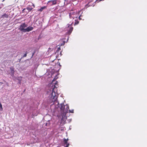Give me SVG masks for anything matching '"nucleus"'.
I'll return each mask as SVG.
<instances>
[{
	"label": "nucleus",
	"instance_id": "18",
	"mask_svg": "<svg viewBox=\"0 0 147 147\" xmlns=\"http://www.w3.org/2000/svg\"><path fill=\"white\" fill-rule=\"evenodd\" d=\"M32 6H33V7H34V4H32Z\"/></svg>",
	"mask_w": 147,
	"mask_h": 147
},
{
	"label": "nucleus",
	"instance_id": "8",
	"mask_svg": "<svg viewBox=\"0 0 147 147\" xmlns=\"http://www.w3.org/2000/svg\"><path fill=\"white\" fill-rule=\"evenodd\" d=\"M8 17V15L6 13L4 14L1 16V18H7Z\"/></svg>",
	"mask_w": 147,
	"mask_h": 147
},
{
	"label": "nucleus",
	"instance_id": "10",
	"mask_svg": "<svg viewBox=\"0 0 147 147\" xmlns=\"http://www.w3.org/2000/svg\"><path fill=\"white\" fill-rule=\"evenodd\" d=\"M64 142L65 144H67V141L68 140V139H66L64 138Z\"/></svg>",
	"mask_w": 147,
	"mask_h": 147
},
{
	"label": "nucleus",
	"instance_id": "17",
	"mask_svg": "<svg viewBox=\"0 0 147 147\" xmlns=\"http://www.w3.org/2000/svg\"><path fill=\"white\" fill-rule=\"evenodd\" d=\"M60 47H58L57 49V51H59V50H60Z\"/></svg>",
	"mask_w": 147,
	"mask_h": 147
},
{
	"label": "nucleus",
	"instance_id": "20",
	"mask_svg": "<svg viewBox=\"0 0 147 147\" xmlns=\"http://www.w3.org/2000/svg\"><path fill=\"white\" fill-rule=\"evenodd\" d=\"M47 123L46 124V126H47Z\"/></svg>",
	"mask_w": 147,
	"mask_h": 147
},
{
	"label": "nucleus",
	"instance_id": "12",
	"mask_svg": "<svg viewBox=\"0 0 147 147\" xmlns=\"http://www.w3.org/2000/svg\"><path fill=\"white\" fill-rule=\"evenodd\" d=\"M75 23H74V25H76V24H78V23H79V21L78 20H75Z\"/></svg>",
	"mask_w": 147,
	"mask_h": 147
},
{
	"label": "nucleus",
	"instance_id": "21",
	"mask_svg": "<svg viewBox=\"0 0 147 147\" xmlns=\"http://www.w3.org/2000/svg\"><path fill=\"white\" fill-rule=\"evenodd\" d=\"M57 83V82H56L55 84H56Z\"/></svg>",
	"mask_w": 147,
	"mask_h": 147
},
{
	"label": "nucleus",
	"instance_id": "5",
	"mask_svg": "<svg viewBox=\"0 0 147 147\" xmlns=\"http://www.w3.org/2000/svg\"><path fill=\"white\" fill-rule=\"evenodd\" d=\"M58 0H54L48 2V3H50L51 5H54L56 4Z\"/></svg>",
	"mask_w": 147,
	"mask_h": 147
},
{
	"label": "nucleus",
	"instance_id": "6",
	"mask_svg": "<svg viewBox=\"0 0 147 147\" xmlns=\"http://www.w3.org/2000/svg\"><path fill=\"white\" fill-rule=\"evenodd\" d=\"M10 74L12 77L14 76V68L13 67H11L10 68Z\"/></svg>",
	"mask_w": 147,
	"mask_h": 147
},
{
	"label": "nucleus",
	"instance_id": "2",
	"mask_svg": "<svg viewBox=\"0 0 147 147\" xmlns=\"http://www.w3.org/2000/svg\"><path fill=\"white\" fill-rule=\"evenodd\" d=\"M28 25L25 23L22 24L20 26L19 29L22 32H29L32 30L34 28L33 27L29 26L27 27Z\"/></svg>",
	"mask_w": 147,
	"mask_h": 147
},
{
	"label": "nucleus",
	"instance_id": "16",
	"mask_svg": "<svg viewBox=\"0 0 147 147\" xmlns=\"http://www.w3.org/2000/svg\"><path fill=\"white\" fill-rule=\"evenodd\" d=\"M66 144V146L65 147H68L69 146V144L67 143Z\"/></svg>",
	"mask_w": 147,
	"mask_h": 147
},
{
	"label": "nucleus",
	"instance_id": "22",
	"mask_svg": "<svg viewBox=\"0 0 147 147\" xmlns=\"http://www.w3.org/2000/svg\"><path fill=\"white\" fill-rule=\"evenodd\" d=\"M55 79V78L54 79H53V81L54 80V79Z\"/></svg>",
	"mask_w": 147,
	"mask_h": 147
},
{
	"label": "nucleus",
	"instance_id": "19",
	"mask_svg": "<svg viewBox=\"0 0 147 147\" xmlns=\"http://www.w3.org/2000/svg\"><path fill=\"white\" fill-rule=\"evenodd\" d=\"M26 10V9H23V11H24V10Z\"/></svg>",
	"mask_w": 147,
	"mask_h": 147
},
{
	"label": "nucleus",
	"instance_id": "14",
	"mask_svg": "<svg viewBox=\"0 0 147 147\" xmlns=\"http://www.w3.org/2000/svg\"><path fill=\"white\" fill-rule=\"evenodd\" d=\"M2 110V107L1 103H0V111Z\"/></svg>",
	"mask_w": 147,
	"mask_h": 147
},
{
	"label": "nucleus",
	"instance_id": "3",
	"mask_svg": "<svg viewBox=\"0 0 147 147\" xmlns=\"http://www.w3.org/2000/svg\"><path fill=\"white\" fill-rule=\"evenodd\" d=\"M81 12H82L81 13L79 16V18L80 20H81V19L80 18V17L81 16V14L83 13L82 10L78 12L76 10H72L69 13V18L71 19H72L73 20L75 18H77Z\"/></svg>",
	"mask_w": 147,
	"mask_h": 147
},
{
	"label": "nucleus",
	"instance_id": "9",
	"mask_svg": "<svg viewBox=\"0 0 147 147\" xmlns=\"http://www.w3.org/2000/svg\"><path fill=\"white\" fill-rule=\"evenodd\" d=\"M26 9L28 11V12H29L32 10L33 8L32 7H27Z\"/></svg>",
	"mask_w": 147,
	"mask_h": 147
},
{
	"label": "nucleus",
	"instance_id": "1",
	"mask_svg": "<svg viewBox=\"0 0 147 147\" xmlns=\"http://www.w3.org/2000/svg\"><path fill=\"white\" fill-rule=\"evenodd\" d=\"M57 87L54 86L52 88V92L50 98V102L51 104V106L54 105L55 111L57 113V116L59 117L60 115L63 116L65 115L68 111L69 106L67 105H64L63 103L59 105L57 99V94L54 91L55 88Z\"/></svg>",
	"mask_w": 147,
	"mask_h": 147
},
{
	"label": "nucleus",
	"instance_id": "4",
	"mask_svg": "<svg viewBox=\"0 0 147 147\" xmlns=\"http://www.w3.org/2000/svg\"><path fill=\"white\" fill-rule=\"evenodd\" d=\"M74 23V22H70L69 24H68L65 28V31H66V34H67L70 35L71 33L73 28L72 26V25Z\"/></svg>",
	"mask_w": 147,
	"mask_h": 147
},
{
	"label": "nucleus",
	"instance_id": "13",
	"mask_svg": "<svg viewBox=\"0 0 147 147\" xmlns=\"http://www.w3.org/2000/svg\"><path fill=\"white\" fill-rule=\"evenodd\" d=\"M69 111V113H74V109H72L71 110H68V111Z\"/></svg>",
	"mask_w": 147,
	"mask_h": 147
},
{
	"label": "nucleus",
	"instance_id": "11",
	"mask_svg": "<svg viewBox=\"0 0 147 147\" xmlns=\"http://www.w3.org/2000/svg\"><path fill=\"white\" fill-rule=\"evenodd\" d=\"M45 8H46V7H45V6L42 7L40 8V9L39 10L40 11H41L43 10V9H45Z\"/></svg>",
	"mask_w": 147,
	"mask_h": 147
},
{
	"label": "nucleus",
	"instance_id": "15",
	"mask_svg": "<svg viewBox=\"0 0 147 147\" xmlns=\"http://www.w3.org/2000/svg\"><path fill=\"white\" fill-rule=\"evenodd\" d=\"M27 53H25L23 55V57H26L27 56Z\"/></svg>",
	"mask_w": 147,
	"mask_h": 147
},
{
	"label": "nucleus",
	"instance_id": "7",
	"mask_svg": "<svg viewBox=\"0 0 147 147\" xmlns=\"http://www.w3.org/2000/svg\"><path fill=\"white\" fill-rule=\"evenodd\" d=\"M92 0H91V1L88 4L86 5H85V7L86 8H87L88 7L90 6H92L93 7L94 6V5H91V3H90L92 1Z\"/></svg>",
	"mask_w": 147,
	"mask_h": 147
}]
</instances>
